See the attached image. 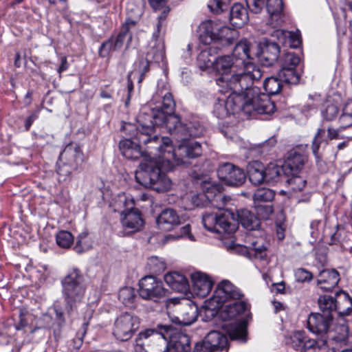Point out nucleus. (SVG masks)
<instances>
[{"instance_id": "obj_62", "label": "nucleus", "mask_w": 352, "mask_h": 352, "mask_svg": "<svg viewBox=\"0 0 352 352\" xmlns=\"http://www.w3.org/2000/svg\"><path fill=\"white\" fill-rule=\"evenodd\" d=\"M126 10L131 17L138 18L142 14L141 8L135 6L132 3L127 4Z\"/></svg>"}, {"instance_id": "obj_49", "label": "nucleus", "mask_w": 352, "mask_h": 352, "mask_svg": "<svg viewBox=\"0 0 352 352\" xmlns=\"http://www.w3.org/2000/svg\"><path fill=\"white\" fill-rule=\"evenodd\" d=\"M173 348L170 349V352H189L190 340L187 335L180 334L178 341H173Z\"/></svg>"}, {"instance_id": "obj_30", "label": "nucleus", "mask_w": 352, "mask_h": 352, "mask_svg": "<svg viewBox=\"0 0 352 352\" xmlns=\"http://www.w3.org/2000/svg\"><path fill=\"white\" fill-rule=\"evenodd\" d=\"M237 221H239L243 228L248 230H256L260 227V221L258 217L250 210L241 209L237 212Z\"/></svg>"}, {"instance_id": "obj_19", "label": "nucleus", "mask_w": 352, "mask_h": 352, "mask_svg": "<svg viewBox=\"0 0 352 352\" xmlns=\"http://www.w3.org/2000/svg\"><path fill=\"white\" fill-rule=\"evenodd\" d=\"M219 178L230 186H239L245 181L244 171L230 163H225L217 170Z\"/></svg>"}, {"instance_id": "obj_47", "label": "nucleus", "mask_w": 352, "mask_h": 352, "mask_svg": "<svg viewBox=\"0 0 352 352\" xmlns=\"http://www.w3.org/2000/svg\"><path fill=\"white\" fill-rule=\"evenodd\" d=\"M56 241L60 248L67 249L72 245L74 236L69 232L61 230L56 234Z\"/></svg>"}, {"instance_id": "obj_45", "label": "nucleus", "mask_w": 352, "mask_h": 352, "mask_svg": "<svg viewBox=\"0 0 352 352\" xmlns=\"http://www.w3.org/2000/svg\"><path fill=\"white\" fill-rule=\"evenodd\" d=\"M285 172L284 166H278L275 164H270L265 168L266 182H276L278 178Z\"/></svg>"}, {"instance_id": "obj_54", "label": "nucleus", "mask_w": 352, "mask_h": 352, "mask_svg": "<svg viewBox=\"0 0 352 352\" xmlns=\"http://www.w3.org/2000/svg\"><path fill=\"white\" fill-rule=\"evenodd\" d=\"M325 134V131L323 129H319L316 134L312 142V151L316 159L320 158L318 150L321 143L323 141V136Z\"/></svg>"}, {"instance_id": "obj_63", "label": "nucleus", "mask_w": 352, "mask_h": 352, "mask_svg": "<svg viewBox=\"0 0 352 352\" xmlns=\"http://www.w3.org/2000/svg\"><path fill=\"white\" fill-rule=\"evenodd\" d=\"M86 330L85 329L80 334L78 333L77 336L72 340L73 347L78 350L79 349L83 342V336L85 334Z\"/></svg>"}, {"instance_id": "obj_7", "label": "nucleus", "mask_w": 352, "mask_h": 352, "mask_svg": "<svg viewBox=\"0 0 352 352\" xmlns=\"http://www.w3.org/2000/svg\"><path fill=\"white\" fill-rule=\"evenodd\" d=\"M182 142L177 148L174 149L170 138H166L164 144L168 150V157L165 156L166 161L163 162V166L166 170L172 169L175 165L185 164L188 159H194L201 155L202 148L201 144L194 140H186L182 138Z\"/></svg>"}, {"instance_id": "obj_25", "label": "nucleus", "mask_w": 352, "mask_h": 352, "mask_svg": "<svg viewBox=\"0 0 352 352\" xmlns=\"http://www.w3.org/2000/svg\"><path fill=\"white\" fill-rule=\"evenodd\" d=\"M121 223L122 226L131 232L139 231L144 224L140 212L136 209H132L121 213Z\"/></svg>"}, {"instance_id": "obj_15", "label": "nucleus", "mask_w": 352, "mask_h": 352, "mask_svg": "<svg viewBox=\"0 0 352 352\" xmlns=\"http://www.w3.org/2000/svg\"><path fill=\"white\" fill-rule=\"evenodd\" d=\"M139 318L125 312L118 316L114 322L113 334L119 340L124 342L131 339L138 329Z\"/></svg>"}, {"instance_id": "obj_6", "label": "nucleus", "mask_w": 352, "mask_h": 352, "mask_svg": "<svg viewBox=\"0 0 352 352\" xmlns=\"http://www.w3.org/2000/svg\"><path fill=\"white\" fill-rule=\"evenodd\" d=\"M166 170L162 167V163L145 158L139 165V170L136 171V181L146 188H151L158 192L168 191L172 186V182L166 174Z\"/></svg>"}, {"instance_id": "obj_40", "label": "nucleus", "mask_w": 352, "mask_h": 352, "mask_svg": "<svg viewBox=\"0 0 352 352\" xmlns=\"http://www.w3.org/2000/svg\"><path fill=\"white\" fill-rule=\"evenodd\" d=\"M279 76L266 78L263 82V88L268 95H276L280 93L282 89V82Z\"/></svg>"}, {"instance_id": "obj_53", "label": "nucleus", "mask_w": 352, "mask_h": 352, "mask_svg": "<svg viewBox=\"0 0 352 352\" xmlns=\"http://www.w3.org/2000/svg\"><path fill=\"white\" fill-rule=\"evenodd\" d=\"M254 208L258 217L263 219H267L273 212L271 204H254Z\"/></svg>"}, {"instance_id": "obj_5", "label": "nucleus", "mask_w": 352, "mask_h": 352, "mask_svg": "<svg viewBox=\"0 0 352 352\" xmlns=\"http://www.w3.org/2000/svg\"><path fill=\"white\" fill-rule=\"evenodd\" d=\"M216 83L219 87V91L226 93L230 91L228 96L218 98L214 104L213 113L219 118H224L230 114L243 111L242 93L247 87L240 83V88L236 89L231 85V80L219 76Z\"/></svg>"}, {"instance_id": "obj_44", "label": "nucleus", "mask_w": 352, "mask_h": 352, "mask_svg": "<svg viewBox=\"0 0 352 352\" xmlns=\"http://www.w3.org/2000/svg\"><path fill=\"white\" fill-rule=\"evenodd\" d=\"M135 297V289L131 287H124L119 290L118 298L126 306H131Z\"/></svg>"}, {"instance_id": "obj_33", "label": "nucleus", "mask_w": 352, "mask_h": 352, "mask_svg": "<svg viewBox=\"0 0 352 352\" xmlns=\"http://www.w3.org/2000/svg\"><path fill=\"white\" fill-rule=\"evenodd\" d=\"M272 35L276 37L280 43L284 45L288 44L292 48L298 47L301 43L300 38L298 33L283 30H276Z\"/></svg>"}, {"instance_id": "obj_12", "label": "nucleus", "mask_w": 352, "mask_h": 352, "mask_svg": "<svg viewBox=\"0 0 352 352\" xmlns=\"http://www.w3.org/2000/svg\"><path fill=\"white\" fill-rule=\"evenodd\" d=\"M63 294L67 303L72 307L80 302L85 293L83 276L77 268L70 270L62 280Z\"/></svg>"}, {"instance_id": "obj_61", "label": "nucleus", "mask_w": 352, "mask_h": 352, "mask_svg": "<svg viewBox=\"0 0 352 352\" xmlns=\"http://www.w3.org/2000/svg\"><path fill=\"white\" fill-rule=\"evenodd\" d=\"M150 264L153 265V270L156 272L164 271L166 268V264L163 261H160L157 257H151Z\"/></svg>"}, {"instance_id": "obj_59", "label": "nucleus", "mask_w": 352, "mask_h": 352, "mask_svg": "<svg viewBox=\"0 0 352 352\" xmlns=\"http://www.w3.org/2000/svg\"><path fill=\"white\" fill-rule=\"evenodd\" d=\"M340 128L344 129L352 125V116L343 111L339 118Z\"/></svg>"}, {"instance_id": "obj_14", "label": "nucleus", "mask_w": 352, "mask_h": 352, "mask_svg": "<svg viewBox=\"0 0 352 352\" xmlns=\"http://www.w3.org/2000/svg\"><path fill=\"white\" fill-rule=\"evenodd\" d=\"M180 334L182 333H179L177 336H173L169 333L170 341L168 343L166 338L162 333L153 329H147L140 333V338L144 340L142 344L145 352H170V349L174 347L173 341H178Z\"/></svg>"}, {"instance_id": "obj_31", "label": "nucleus", "mask_w": 352, "mask_h": 352, "mask_svg": "<svg viewBox=\"0 0 352 352\" xmlns=\"http://www.w3.org/2000/svg\"><path fill=\"white\" fill-rule=\"evenodd\" d=\"M248 174L250 182L258 185L266 181L265 168L262 163L254 161L248 164Z\"/></svg>"}, {"instance_id": "obj_50", "label": "nucleus", "mask_w": 352, "mask_h": 352, "mask_svg": "<svg viewBox=\"0 0 352 352\" xmlns=\"http://www.w3.org/2000/svg\"><path fill=\"white\" fill-rule=\"evenodd\" d=\"M91 247L89 239L87 237V232H82L77 238L74 250L78 253L88 250Z\"/></svg>"}, {"instance_id": "obj_57", "label": "nucleus", "mask_w": 352, "mask_h": 352, "mask_svg": "<svg viewBox=\"0 0 352 352\" xmlns=\"http://www.w3.org/2000/svg\"><path fill=\"white\" fill-rule=\"evenodd\" d=\"M295 277L298 282H305L312 278V274L305 269L299 268L295 272Z\"/></svg>"}, {"instance_id": "obj_56", "label": "nucleus", "mask_w": 352, "mask_h": 352, "mask_svg": "<svg viewBox=\"0 0 352 352\" xmlns=\"http://www.w3.org/2000/svg\"><path fill=\"white\" fill-rule=\"evenodd\" d=\"M245 2L251 12L258 13L262 10L265 0H245Z\"/></svg>"}, {"instance_id": "obj_13", "label": "nucleus", "mask_w": 352, "mask_h": 352, "mask_svg": "<svg viewBox=\"0 0 352 352\" xmlns=\"http://www.w3.org/2000/svg\"><path fill=\"white\" fill-rule=\"evenodd\" d=\"M165 16H160L157 25V30L153 33V39L151 41L144 60L139 63V69L141 72V77L139 82L142 80V76L148 70L150 63H160L164 60L165 56V46L163 36L160 34L162 27L161 20Z\"/></svg>"}, {"instance_id": "obj_17", "label": "nucleus", "mask_w": 352, "mask_h": 352, "mask_svg": "<svg viewBox=\"0 0 352 352\" xmlns=\"http://www.w3.org/2000/svg\"><path fill=\"white\" fill-rule=\"evenodd\" d=\"M139 295L144 299L158 301L166 295L162 282L153 276H146L139 281Z\"/></svg>"}, {"instance_id": "obj_37", "label": "nucleus", "mask_w": 352, "mask_h": 352, "mask_svg": "<svg viewBox=\"0 0 352 352\" xmlns=\"http://www.w3.org/2000/svg\"><path fill=\"white\" fill-rule=\"evenodd\" d=\"M280 53V47L274 42H266L262 50V58L266 60L267 65H272L276 62Z\"/></svg>"}, {"instance_id": "obj_23", "label": "nucleus", "mask_w": 352, "mask_h": 352, "mask_svg": "<svg viewBox=\"0 0 352 352\" xmlns=\"http://www.w3.org/2000/svg\"><path fill=\"white\" fill-rule=\"evenodd\" d=\"M156 222L160 229L170 231L179 226L182 221L180 217L175 210L167 208L158 215Z\"/></svg>"}, {"instance_id": "obj_8", "label": "nucleus", "mask_w": 352, "mask_h": 352, "mask_svg": "<svg viewBox=\"0 0 352 352\" xmlns=\"http://www.w3.org/2000/svg\"><path fill=\"white\" fill-rule=\"evenodd\" d=\"M239 37V32L219 21H207L199 25V39L205 45L218 42L223 46L230 45Z\"/></svg>"}, {"instance_id": "obj_28", "label": "nucleus", "mask_w": 352, "mask_h": 352, "mask_svg": "<svg viewBox=\"0 0 352 352\" xmlns=\"http://www.w3.org/2000/svg\"><path fill=\"white\" fill-rule=\"evenodd\" d=\"M305 157L296 151L289 153L284 164V170L286 174L296 175L303 168Z\"/></svg>"}, {"instance_id": "obj_64", "label": "nucleus", "mask_w": 352, "mask_h": 352, "mask_svg": "<svg viewBox=\"0 0 352 352\" xmlns=\"http://www.w3.org/2000/svg\"><path fill=\"white\" fill-rule=\"evenodd\" d=\"M118 201L123 204L124 207L129 208H132L133 206L134 205L133 199L132 198H127L124 194L119 195Z\"/></svg>"}, {"instance_id": "obj_41", "label": "nucleus", "mask_w": 352, "mask_h": 352, "mask_svg": "<svg viewBox=\"0 0 352 352\" xmlns=\"http://www.w3.org/2000/svg\"><path fill=\"white\" fill-rule=\"evenodd\" d=\"M278 76L281 81L289 84L296 85L299 82L300 75L295 68L283 67L278 72Z\"/></svg>"}, {"instance_id": "obj_35", "label": "nucleus", "mask_w": 352, "mask_h": 352, "mask_svg": "<svg viewBox=\"0 0 352 352\" xmlns=\"http://www.w3.org/2000/svg\"><path fill=\"white\" fill-rule=\"evenodd\" d=\"M334 300L336 302L337 311L340 315H348L352 311V299L346 292H337Z\"/></svg>"}, {"instance_id": "obj_32", "label": "nucleus", "mask_w": 352, "mask_h": 352, "mask_svg": "<svg viewBox=\"0 0 352 352\" xmlns=\"http://www.w3.org/2000/svg\"><path fill=\"white\" fill-rule=\"evenodd\" d=\"M248 14L241 3H234L230 10V20L233 26L241 28L248 21Z\"/></svg>"}, {"instance_id": "obj_46", "label": "nucleus", "mask_w": 352, "mask_h": 352, "mask_svg": "<svg viewBox=\"0 0 352 352\" xmlns=\"http://www.w3.org/2000/svg\"><path fill=\"white\" fill-rule=\"evenodd\" d=\"M292 177L287 180L289 192L295 193L301 191L306 185V180L300 176L296 175H292Z\"/></svg>"}, {"instance_id": "obj_52", "label": "nucleus", "mask_w": 352, "mask_h": 352, "mask_svg": "<svg viewBox=\"0 0 352 352\" xmlns=\"http://www.w3.org/2000/svg\"><path fill=\"white\" fill-rule=\"evenodd\" d=\"M268 14L271 16L278 15L283 10L282 0H267L265 2Z\"/></svg>"}, {"instance_id": "obj_34", "label": "nucleus", "mask_w": 352, "mask_h": 352, "mask_svg": "<svg viewBox=\"0 0 352 352\" xmlns=\"http://www.w3.org/2000/svg\"><path fill=\"white\" fill-rule=\"evenodd\" d=\"M227 331L232 340L246 341L247 324L245 321L239 320L229 323Z\"/></svg>"}, {"instance_id": "obj_36", "label": "nucleus", "mask_w": 352, "mask_h": 352, "mask_svg": "<svg viewBox=\"0 0 352 352\" xmlns=\"http://www.w3.org/2000/svg\"><path fill=\"white\" fill-rule=\"evenodd\" d=\"M247 309L248 305L245 302L236 300L225 306L221 317L224 320H230L244 313Z\"/></svg>"}, {"instance_id": "obj_29", "label": "nucleus", "mask_w": 352, "mask_h": 352, "mask_svg": "<svg viewBox=\"0 0 352 352\" xmlns=\"http://www.w3.org/2000/svg\"><path fill=\"white\" fill-rule=\"evenodd\" d=\"M142 146L134 143L130 139H124L120 142L119 148L124 157L127 159L136 160L144 156V153L141 151Z\"/></svg>"}, {"instance_id": "obj_43", "label": "nucleus", "mask_w": 352, "mask_h": 352, "mask_svg": "<svg viewBox=\"0 0 352 352\" xmlns=\"http://www.w3.org/2000/svg\"><path fill=\"white\" fill-rule=\"evenodd\" d=\"M274 192L269 188H258L254 193V204H270V202L274 199Z\"/></svg>"}, {"instance_id": "obj_4", "label": "nucleus", "mask_w": 352, "mask_h": 352, "mask_svg": "<svg viewBox=\"0 0 352 352\" xmlns=\"http://www.w3.org/2000/svg\"><path fill=\"white\" fill-rule=\"evenodd\" d=\"M175 103L170 93L166 92L163 96L162 111L153 112V118L157 124L164 126L168 132L177 138L186 136L199 137L204 134V127L199 122L184 124L180 117L175 114Z\"/></svg>"}, {"instance_id": "obj_24", "label": "nucleus", "mask_w": 352, "mask_h": 352, "mask_svg": "<svg viewBox=\"0 0 352 352\" xmlns=\"http://www.w3.org/2000/svg\"><path fill=\"white\" fill-rule=\"evenodd\" d=\"M164 281L173 290L186 294L190 291V284L187 278L182 274L173 272L164 276Z\"/></svg>"}, {"instance_id": "obj_58", "label": "nucleus", "mask_w": 352, "mask_h": 352, "mask_svg": "<svg viewBox=\"0 0 352 352\" xmlns=\"http://www.w3.org/2000/svg\"><path fill=\"white\" fill-rule=\"evenodd\" d=\"M76 170V168H73L71 166H69L68 164H63V165H59L57 169V173L60 175V177H63V179H65L67 177L70 175L72 171Z\"/></svg>"}, {"instance_id": "obj_3", "label": "nucleus", "mask_w": 352, "mask_h": 352, "mask_svg": "<svg viewBox=\"0 0 352 352\" xmlns=\"http://www.w3.org/2000/svg\"><path fill=\"white\" fill-rule=\"evenodd\" d=\"M162 111V105L157 106L154 108L149 109L145 106L142 108L140 113L137 116V130L138 132L135 136V139L140 146H144L147 151L144 153V162L145 158H151L152 160L162 163L166 161L165 156L168 157L167 151L168 148L164 145V140L168 137L159 138L157 135L154 133V123L157 125L153 118V112Z\"/></svg>"}, {"instance_id": "obj_2", "label": "nucleus", "mask_w": 352, "mask_h": 352, "mask_svg": "<svg viewBox=\"0 0 352 352\" xmlns=\"http://www.w3.org/2000/svg\"><path fill=\"white\" fill-rule=\"evenodd\" d=\"M252 58L251 43L242 40L235 45L231 55L217 58L216 72L219 76L231 80V85L236 89L241 87L240 83L248 87L263 76L260 67L248 60Z\"/></svg>"}, {"instance_id": "obj_27", "label": "nucleus", "mask_w": 352, "mask_h": 352, "mask_svg": "<svg viewBox=\"0 0 352 352\" xmlns=\"http://www.w3.org/2000/svg\"><path fill=\"white\" fill-rule=\"evenodd\" d=\"M203 342L206 344V347H210L214 352L222 351L226 349L228 339L221 332L212 331L207 334Z\"/></svg>"}, {"instance_id": "obj_9", "label": "nucleus", "mask_w": 352, "mask_h": 352, "mask_svg": "<svg viewBox=\"0 0 352 352\" xmlns=\"http://www.w3.org/2000/svg\"><path fill=\"white\" fill-rule=\"evenodd\" d=\"M243 294L230 281L223 280L221 281L212 298L206 300L201 308L206 317L208 319L214 317L220 307L230 300H239Z\"/></svg>"}, {"instance_id": "obj_11", "label": "nucleus", "mask_w": 352, "mask_h": 352, "mask_svg": "<svg viewBox=\"0 0 352 352\" xmlns=\"http://www.w3.org/2000/svg\"><path fill=\"white\" fill-rule=\"evenodd\" d=\"M342 331L338 337H332L329 342L324 339H318L316 341L309 340L305 342L304 332L302 331L295 332L291 338L296 346H303L305 349H309L318 348L321 352H338V348L346 343L348 338V328L342 326Z\"/></svg>"}, {"instance_id": "obj_55", "label": "nucleus", "mask_w": 352, "mask_h": 352, "mask_svg": "<svg viewBox=\"0 0 352 352\" xmlns=\"http://www.w3.org/2000/svg\"><path fill=\"white\" fill-rule=\"evenodd\" d=\"M230 0H212L208 7L216 12H222L227 8Z\"/></svg>"}, {"instance_id": "obj_38", "label": "nucleus", "mask_w": 352, "mask_h": 352, "mask_svg": "<svg viewBox=\"0 0 352 352\" xmlns=\"http://www.w3.org/2000/svg\"><path fill=\"white\" fill-rule=\"evenodd\" d=\"M216 59H217V58H213L210 51H208L207 50H203L202 52H201L199 53V54L197 56V66L202 71H205L207 69H209L211 67H212L214 70L216 72V67H215Z\"/></svg>"}, {"instance_id": "obj_18", "label": "nucleus", "mask_w": 352, "mask_h": 352, "mask_svg": "<svg viewBox=\"0 0 352 352\" xmlns=\"http://www.w3.org/2000/svg\"><path fill=\"white\" fill-rule=\"evenodd\" d=\"M333 316L330 314H311L307 320V327L309 331L315 334L320 335V339L327 340V342L331 340L332 337H338L342 332V327L345 324H342L340 327V331L338 336H331L326 337L325 334L327 333L330 323L331 322Z\"/></svg>"}, {"instance_id": "obj_51", "label": "nucleus", "mask_w": 352, "mask_h": 352, "mask_svg": "<svg viewBox=\"0 0 352 352\" xmlns=\"http://www.w3.org/2000/svg\"><path fill=\"white\" fill-rule=\"evenodd\" d=\"M299 61V58L292 52L285 53L283 55V56L280 59L281 68H296V67L298 65Z\"/></svg>"}, {"instance_id": "obj_10", "label": "nucleus", "mask_w": 352, "mask_h": 352, "mask_svg": "<svg viewBox=\"0 0 352 352\" xmlns=\"http://www.w3.org/2000/svg\"><path fill=\"white\" fill-rule=\"evenodd\" d=\"M242 98L243 111L246 114L256 111L259 114L270 115L274 112L275 105L269 96L261 93L259 88L253 85L244 88Z\"/></svg>"}, {"instance_id": "obj_21", "label": "nucleus", "mask_w": 352, "mask_h": 352, "mask_svg": "<svg viewBox=\"0 0 352 352\" xmlns=\"http://www.w3.org/2000/svg\"><path fill=\"white\" fill-rule=\"evenodd\" d=\"M192 283V291L195 295L204 298L210 292L213 281L210 277L205 273L196 272L191 274Z\"/></svg>"}, {"instance_id": "obj_48", "label": "nucleus", "mask_w": 352, "mask_h": 352, "mask_svg": "<svg viewBox=\"0 0 352 352\" xmlns=\"http://www.w3.org/2000/svg\"><path fill=\"white\" fill-rule=\"evenodd\" d=\"M338 112V105L328 100L324 108L322 110L321 114L323 120L331 121L337 117Z\"/></svg>"}, {"instance_id": "obj_1", "label": "nucleus", "mask_w": 352, "mask_h": 352, "mask_svg": "<svg viewBox=\"0 0 352 352\" xmlns=\"http://www.w3.org/2000/svg\"><path fill=\"white\" fill-rule=\"evenodd\" d=\"M208 190L211 192L208 205L210 204L219 211L206 212L203 215L202 222L204 228L209 232L223 234L221 239L227 250L249 257L264 258L267 255L265 239L261 236L258 237L257 234H254L252 236L256 237V240L251 239L250 235L248 236L250 241L249 247L236 243L233 237V234L237 230L235 214L230 210L225 209L231 201L230 198L220 192L216 186L208 187Z\"/></svg>"}, {"instance_id": "obj_20", "label": "nucleus", "mask_w": 352, "mask_h": 352, "mask_svg": "<svg viewBox=\"0 0 352 352\" xmlns=\"http://www.w3.org/2000/svg\"><path fill=\"white\" fill-rule=\"evenodd\" d=\"M178 315L173 319V322L182 325L193 323L198 316L197 305L190 300L184 299L177 308Z\"/></svg>"}, {"instance_id": "obj_22", "label": "nucleus", "mask_w": 352, "mask_h": 352, "mask_svg": "<svg viewBox=\"0 0 352 352\" xmlns=\"http://www.w3.org/2000/svg\"><path fill=\"white\" fill-rule=\"evenodd\" d=\"M59 160L62 163L77 169L83 162V153L77 144H69L60 153Z\"/></svg>"}, {"instance_id": "obj_26", "label": "nucleus", "mask_w": 352, "mask_h": 352, "mask_svg": "<svg viewBox=\"0 0 352 352\" xmlns=\"http://www.w3.org/2000/svg\"><path fill=\"white\" fill-rule=\"evenodd\" d=\"M340 280V274L334 269L321 271L318 275L317 284L324 291H331Z\"/></svg>"}, {"instance_id": "obj_42", "label": "nucleus", "mask_w": 352, "mask_h": 352, "mask_svg": "<svg viewBox=\"0 0 352 352\" xmlns=\"http://www.w3.org/2000/svg\"><path fill=\"white\" fill-rule=\"evenodd\" d=\"M318 305L322 314H331L332 311H337L336 302L332 296L324 295L318 299Z\"/></svg>"}, {"instance_id": "obj_39", "label": "nucleus", "mask_w": 352, "mask_h": 352, "mask_svg": "<svg viewBox=\"0 0 352 352\" xmlns=\"http://www.w3.org/2000/svg\"><path fill=\"white\" fill-rule=\"evenodd\" d=\"M210 190H206L205 192L197 193L187 197L190 199V204L186 206L188 209H192L194 207H206L208 206V199H210Z\"/></svg>"}, {"instance_id": "obj_16", "label": "nucleus", "mask_w": 352, "mask_h": 352, "mask_svg": "<svg viewBox=\"0 0 352 352\" xmlns=\"http://www.w3.org/2000/svg\"><path fill=\"white\" fill-rule=\"evenodd\" d=\"M135 23L134 20H126L121 32L116 37H111L101 45L98 50L99 56L102 58L109 57L111 52L121 49L126 41V46L128 47L132 38L129 29L134 26Z\"/></svg>"}, {"instance_id": "obj_60", "label": "nucleus", "mask_w": 352, "mask_h": 352, "mask_svg": "<svg viewBox=\"0 0 352 352\" xmlns=\"http://www.w3.org/2000/svg\"><path fill=\"white\" fill-rule=\"evenodd\" d=\"M175 239L179 238H187L191 241H195V238L194 235L190 232V226L189 224H186L184 227L181 228V234L175 237Z\"/></svg>"}]
</instances>
